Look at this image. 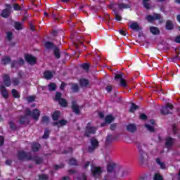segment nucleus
<instances>
[{
  "label": "nucleus",
  "mask_w": 180,
  "mask_h": 180,
  "mask_svg": "<svg viewBox=\"0 0 180 180\" xmlns=\"http://www.w3.org/2000/svg\"><path fill=\"white\" fill-rule=\"evenodd\" d=\"M54 76V72L50 71H46L44 72V77L45 79H51Z\"/></svg>",
  "instance_id": "obj_16"
},
{
  "label": "nucleus",
  "mask_w": 180,
  "mask_h": 180,
  "mask_svg": "<svg viewBox=\"0 0 180 180\" xmlns=\"http://www.w3.org/2000/svg\"><path fill=\"white\" fill-rule=\"evenodd\" d=\"M127 130L131 133H134L137 130V127L134 124H129L127 126Z\"/></svg>",
  "instance_id": "obj_15"
},
{
  "label": "nucleus",
  "mask_w": 180,
  "mask_h": 180,
  "mask_svg": "<svg viewBox=\"0 0 180 180\" xmlns=\"http://www.w3.org/2000/svg\"><path fill=\"white\" fill-rule=\"evenodd\" d=\"M120 33L122 34V36H126L127 33L124 30H120Z\"/></svg>",
  "instance_id": "obj_57"
},
{
  "label": "nucleus",
  "mask_w": 180,
  "mask_h": 180,
  "mask_svg": "<svg viewBox=\"0 0 180 180\" xmlns=\"http://www.w3.org/2000/svg\"><path fill=\"white\" fill-rule=\"evenodd\" d=\"M14 11H20V6H19V4H15L13 6Z\"/></svg>",
  "instance_id": "obj_50"
},
{
  "label": "nucleus",
  "mask_w": 180,
  "mask_h": 180,
  "mask_svg": "<svg viewBox=\"0 0 180 180\" xmlns=\"http://www.w3.org/2000/svg\"><path fill=\"white\" fill-rule=\"evenodd\" d=\"M115 19L116 20H122V16L119 15V14H117V13H115Z\"/></svg>",
  "instance_id": "obj_51"
},
{
  "label": "nucleus",
  "mask_w": 180,
  "mask_h": 180,
  "mask_svg": "<svg viewBox=\"0 0 180 180\" xmlns=\"http://www.w3.org/2000/svg\"><path fill=\"white\" fill-rule=\"evenodd\" d=\"M9 63H11V58L9 57H5L1 60V63L4 65H6V64H9Z\"/></svg>",
  "instance_id": "obj_30"
},
{
  "label": "nucleus",
  "mask_w": 180,
  "mask_h": 180,
  "mask_svg": "<svg viewBox=\"0 0 180 180\" xmlns=\"http://www.w3.org/2000/svg\"><path fill=\"white\" fill-rule=\"evenodd\" d=\"M12 82H13V85H14V86L19 85V84L20 83V82L19 81V79H18V78L13 79Z\"/></svg>",
  "instance_id": "obj_37"
},
{
  "label": "nucleus",
  "mask_w": 180,
  "mask_h": 180,
  "mask_svg": "<svg viewBox=\"0 0 180 180\" xmlns=\"http://www.w3.org/2000/svg\"><path fill=\"white\" fill-rule=\"evenodd\" d=\"M87 167H89V162H87L86 165H84V168H87Z\"/></svg>",
  "instance_id": "obj_62"
},
{
  "label": "nucleus",
  "mask_w": 180,
  "mask_h": 180,
  "mask_svg": "<svg viewBox=\"0 0 180 180\" xmlns=\"http://www.w3.org/2000/svg\"><path fill=\"white\" fill-rule=\"evenodd\" d=\"M11 94L14 98H20V94L16 89H13Z\"/></svg>",
  "instance_id": "obj_28"
},
{
  "label": "nucleus",
  "mask_w": 180,
  "mask_h": 180,
  "mask_svg": "<svg viewBox=\"0 0 180 180\" xmlns=\"http://www.w3.org/2000/svg\"><path fill=\"white\" fill-rule=\"evenodd\" d=\"M72 109H73V112L78 115L79 113V107L78 105H77V103L75 101H72Z\"/></svg>",
  "instance_id": "obj_20"
},
{
  "label": "nucleus",
  "mask_w": 180,
  "mask_h": 180,
  "mask_svg": "<svg viewBox=\"0 0 180 180\" xmlns=\"http://www.w3.org/2000/svg\"><path fill=\"white\" fill-rule=\"evenodd\" d=\"M119 8H120V9H127V8H130V6H129L127 4H120Z\"/></svg>",
  "instance_id": "obj_40"
},
{
  "label": "nucleus",
  "mask_w": 180,
  "mask_h": 180,
  "mask_svg": "<svg viewBox=\"0 0 180 180\" xmlns=\"http://www.w3.org/2000/svg\"><path fill=\"white\" fill-rule=\"evenodd\" d=\"M25 64V60L23 59L20 58L18 62L13 61L12 63L11 67H20V65H23Z\"/></svg>",
  "instance_id": "obj_18"
},
{
  "label": "nucleus",
  "mask_w": 180,
  "mask_h": 180,
  "mask_svg": "<svg viewBox=\"0 0 180 180\" xmlns=\"http://www.w3.org/2000/svg\"><path fill=\"white\" fill-rule=\"evenodd\" d=\"M95 133H96V128L92 124L89 123L86 127L85 136L89 137L91 134H95Z\"/></svg>",
  "instance_id": "obj_4"
},
{
  "label": "nucleus",
  "mask_w": 180,
  "mask_h": 180,
  "mask_svg": "<svg viewBox=\"0 0 180 180\" xmlns=\"http://www.w3.org/2000/svg\"><path fill=\"white\" fill-rule=\"evenodd\" d=\"M91 146L89 148V153H92V151H94V150H95V148H96L98 146H99V143L98 142V140L95 139H91Z\"/></svg>",
  "instance_id": "obj_7"
},
{
  "label": "nucleus",
  "mask_w": 180,
  "mask_h": 180,
  "mask_svg": "<svg viewBox=\"0 0 180 180\" xmlns=\"http://www.w3.org/2000/svg\"><path fill=\"white\" fill-rule=\"evenodd\" d=\"M25 60L27 63H29L31 65L36 64V58L32 55H26Z\"/></svg>",
  "instance_id": "obj_8"
},
{
  "label": "nucleus",
  "mask_w": 180,
  "mask_h": 180,
  "mask_svg": "<svg viewBox=\"0 0 180 180\" xmlns=\"http://www.w3.org/2000/svg\"><path fill=\"white\" fill-rule=\"evenodd\" d=\"M28 102H33L34 101V96H29L27 98Z\"/></svg>",
  "instance_id": "obj_52"
},
{
  "label": "nucleus",
  "mask_w": 180,
  "mask_h": 180,
  "mask_svg": "<svg viewBox=\"0 0 180 180\" xmlns=\"http://www.w3.org/2000/svg\"><path fill=\"white\" fill-rule=\"evenodd\" d=\"M3 81L6 86H11V78L8 75H4L3 76Z\"/></svg>",
  "instance_id": "obj_12"
},
{
  "label": "nucleus",
  "mask_w": 180,
  "mask_h": 180,
  "mask_svg": "<svg viewBox=\"0 0 180 180\" xmlns=\"http://www.w3.org/2000/svg\"><path fill=\"white\" fill-rule=\"evenodd\" d=\"M154 180H162V176L160 175L159 173L155 174Z\"/></svg>",
  "instance_id": "obj_39"
},
{
  "label": "nucleus",
  "mask_w": 180,
  "mask_h": 180,
  "mask_svg": "<svg viewBox=\"0 0 180 180\" xmlns=\"http://www.w3.org/2000/svg\"><path fill=\"white\" fill-rule=\"evenodd\" d=\"M99 116H100V117H103V113H102V112H99Z\"/></svg>",
  "instance_id": "obj_64"
},
{
  "label": "nucleus",
  "mask_w": 180,
  "mask_h": 180,
  "mask_svg": "<svg viewBox=\"0 0 180 180\" xmlns=\"http://www.w3.org/2000/svg\"><path fill=\"white\" fill-rule=\"evenodd\" d=\"M18 160H22L23 161H30V160H32V161H34L36 164H41V158L36 156L34 158H32L30 154H27L25 151H20L18 153Z\"/></svg>",
  "instance_id": "obj_1"
},
{
  "label": "nucleus",
  "mask_w": 180,
  "mask_h": 180,
  "mask_svg": "<svg viewBox=\"0 0 180 180\" xmlns=\"http://www.w3.org/2000/svg\"><path fill=\"white\" fill-rule=\"evenodd\" d=\"M70 165H77V160L74 158H72L69 161Z\"/></svg>",
  "instance_id": "obj_42"
},
{
  "label": "nucleus",
  "mask_w": 180,
  "mask_h": 180,
  "mask_svg": "<svg viewBox=\"0 0 180 180\" xmlns=\"http://www.w3.org/2000/svg\"><path fill=\"white\" fill-rule=\"evenodd\" d=\"M11 162H12V161H11V160H7V161H6V164L7 165H11Z\"/></svg>",
  "instance_id": "obj_61"
},
{
  "label": "nucleus",
  "mask_w": 180,
  "mask_h": 180,
  "mask_svg": "<svg viewBox=\"0 0 180 180\" xmlns=\"http://www.w3.org/2000/svg\"><path fill=\"white\" fill-rule=\"evenodd\" d=\"M40 148V144L34 143H32V151H39Z\"/></svg>",
  "instance_id": "obj_31"
},
{
  "label": "nucleus",
  "mask_w": 180,
  "mask_h": 180,
  "mask_svg": "<svg viewBox=\"0 0 180 180\" xmlns=\"http://www.w3.org/2000/svg\"><path fill=\"white\" fill-rule=\"evenodd\" d=\"M139 118L142 120H146V119H147V115H146V114H141Z\"/></svg>",
  "instance_id": "obj_49"
},
{
  "label": "nucleus",
  "mask_w": 180,
  "mask_h": 180,
  "mask_svg": "<svg viewBox=\"0 0 180 180\" xmlns=\"http://www.w3.org/2000/svg\"><path fill=\"white\" fill-rule=\"evenodd\" d=\"M49 134H50V131H49V129H46L43 136V139H49Z\"/></svg>",
  "instance_id": "obj_43"
},
{
  "label": "nucleus",
  "mask_w": 180,
  "mask_h": 180,
  "mask_svg": "<svg viewBox=\"0 0 180 180\" xmlns=\"http://www.w3.org/2000/svg\"><path fill=\"white\" fill-rule=\"evenodd\" d=\"M80 85L82 86V88H85V86H88V84H89V82L87 79H80Z\"/></svg>",
  "instance_id": "obj_24"
},
{
  "label": "nucleus",
  "mask_w": 180,
  "mask_h": 180,
  "mask_svg": "<svg viewBox=\"0 0 180 180\" xmlns=\"http://www.w3.org/2000/svg\"><path fill=\"white\" fill-rule=\"evenodd\" d=\"M174 27V25L172 24V22H171V20H168L166 22V29L167 30H172Z\"/></svg>",
  "instance_id": "obj_26"
},
{
  "label": "nucleus",
  "mask_w": 180,
  "mask_h": 180,
  "mask_svg": "<svg viewBox=\"0 0 180 180\" xmlns=\"http://www.w3.org/2000/svg\"><path fill=\"white\" fill-rule=\"evenodd\" d=\"M10 127L13 130L15 129V126L13 125V122H10Z\"/></svg>",
  "instance_id": "obj_59"
},
{
  "label": "nucleus",
  "mask_w": 180,
  "mask_h": 180,
  "mask_svg": "<svg viewBox=\"0 0 180 180\" xmlns=\"http://www.w3.org/2000/svg\"><path fill=\"white\" fill-rule=\"evenodd\" d=\"M91 172L95 178H98V176H101L102 169H101V167H91Z\"/></svg>",
  "instance_id": "obj_6"
},
{
  "label": "nucleus",
  "mask_w": 180,
  "mask_h": 180,
  "mask_svg": "<svg viewBox=\"0 0 180 180\" xmlns=\"http://www.w3.org/2000/svg\"><path fill=\"white\" fill-rule=\"evenodd\" d=\"M55 99H56V101H58L59 104L63 108H67V106H68V103H67V100L61 98V93L56 92Z\"/></svg>",
  "instance_id": "obj_3"
},
{
  "label": "nucleus",
  "mask_w": 180,
  "mask_h": 180,
  "mask_svg": "<svg viewBox=\"0 0 180 180\" xmlns=\"http://www.w3.org/2000/svg\"><path fill=\"white\" fill-rule=\"evenodd\" d=\"M0 89L1 91V95L3 98H5L6 99V98L9 96V94H8V90H6V88H5V86H4L3 85L0 86Z\"/></svg>",
  "instance_id": "obj_14"
},
{
  "label": "nucleus",
  "mask_w": 180,
  "mask_h": 180,
  "mask_svg": "<svg viewBox=\"0 0 180 180\" xmlns=\"http://www.w3.org/2000/svg\"><path fill=\"white\" fill-rule=\"evenodd\" d=\"M116 129V124H112L110 126V130H115Z\"/></svg>",
  "instance_id": "obj_56"
},
{
  "label": "nucleus",
  "mask_w": 180,
  "mask_h": 180,
  "mask_svg": "<svg viewBox=\"0 0 180 180\" xmlns=\"http://www.w3.org/2000/svg\"><path fill=\"white\" fill-rule=\"evenodd\" d=\"M156 162L160 166V168L165 169V164L161 162L160 159L156 160Z\"/></svg>",
  "instance_id": "obj_36"
},
{
  "label": "nucleus",
  "mask_w": 180,
  "mask_h": 180,
  "mask_svg": "<svg viewBox=\"0 0 180 180\" xmlns=\"http://www.w3.org/2000/svg\"><path fill=\"white\" fill-rule=\"evenodd\" d=\"M11 5L6 4V8L1 13V16H3V18H8V16L11 15Z\"/></svg>",
  "instance_id": "obj_9"
},
{
  "label": "nucleus",
  "mask_w": 180,
  "mask_h": 180,
  "mask_svg": "<svg viewBox=\"0 0 180 180\" xmlns=\"http://www.w3.org/2000/svg\"><path fill=\"white\" fill-rule=\"evenodd\" d=\"M145 126L147 130H148L149 131H154V127L153 126H150L149 124H146Z\"/></svg>",
  "instance_id": "obj_46"
},
{
  "label": "nucleus",
  "mask_w": 180,
  "mask_h": 180,
  "mask_svg": "<svg viewBox=\"0 0 180 180\" xmlns=\"http://www.w3.org/2000/svg\"><path fill=\"white\" fill-rule=\"evenodd\" d=\"M64 86H65V84L64 82H62L60 86V89H64Z\"/></svg>",
  "instance_id": "obj_60"
},
{
  "label": "nucleus",
  "mask_w": 180,
  "mask_h": 180,
  "mask_svg": "<svg viewBox=\"0 0 180 180\" xmlns=\"http://www.w3.org/2000/svg\"><path fill=\"white\" fill-rule=\"evenodd\" d=\"M150 32L152 34H160V29L157 27H150Z\"/></svg>",
  "instance_id": "obj_22"
},
{
  "label": "nucleus",
  "mask_w": 180,
  "mask_h": 180,
  "mask_svg": "<svg viewBox=\"0 0 180 180\" xmlns=\"http://www.w3.org/2000/svg\"><path fill=\"white\" fill-rule=\"evenodd\" d=\"M54 56L56 58H60V50L58 49V48L54 49Z\"/></svg>",
  "instance_id": "obj_35"
},
{
  "label": "nucleus",
  "mask_w": 180,
  "mask_h": 180,
  "mask_svg": "<svg viewBox=\"0 0 180 180\" xmlns=\"http://www.w3.org/2000/svg\"><path fill=\"white\" fill-rule=\"evenodd\" d=\"M174 41L176 43H180V36H177L176 39H174Z\"/></svg>",
  "instance_id": "obj_55"
},
{
  "label": "nucleus",
  "mask_w": 180,
  "mask_h": 180,
  "mask_svg": "<svg viewBox=\"0 0 180 180\" xmlns=\"http://www.w3.org/2000/svg\"><path fill=\"white\" fill-rule=\"evenodd\" d=\"M115 79H120V84L122 86H126V80L122 77V74L116 75L115 77Z\"/></svg>",
  "instance_id": "obj_17"
},
{
  "label": "nucleus",
  "mask_w": 180,
  "mask_h": 180,
  "mask_svg": "<svg viewBox=\"0 0 180 180\" xmlns=\"http://www.w3.org/2000/svg\"><path fill=\"white\" fill-rule=\"evenodd\" d=\"M12 37H13L11 32H7V39L8 40H12Z\"/></svg>",
  "instance_id": "obj_48"
},
{
  "label": "nucleus",
  "mask_w": 180,
  "mask_h": 180,
  "mask_svg": "<svg viewBox=\"0 0 180 180\" xmlns=\"http://www.w3.org/2000/svg\"><path fill=\"white\" fill-rule=\"evenodd\" d=\"M49 117H43L42 122H44L45 123H47L49 122Z\"/></svg>",
  "instance_id": "obj_54"
},
{
  "label": "nucleus",
  "mask_w": 180,
  "mask_h": 180,
  "mask_svg": "<svg viewBox=\"0 0 180 180\" xmlns=\"http://www.w3.org/2000/svg\"><path fill=\"white\" fill-rule=\"evenodd\" d=\"M174 106L172 104L168 103L166 106L162 108V115H168L172 112Z\"/></svg>",
  "instance_id": "obj_5"
},
{
  "label": "nucleus",
  "mask_w": 180,
  "mask_h": 180,
  "mask_svg": "<svg viewBox=\"0 0 180 180\" xmlns=\"http://www.w3.org/2000/svg\"><path fill=\"white\" fill-rule=\"evenodd\" d=\"M25 113L27 116H31L34 120H39L40 117V111L37 109L34 110L32 112L30 109H27Z\"/></svg>",
  "instance_id": "obj_2"
},
{
  "label": "nucleus",
  "mask_w": 180,
  "mask_h": 180,
  "mask_svg": "<svg viewBox=\"0 0 180 180\" xmlns=\"http://www.w3.org/2000/svg\"><path fill=\"white\" fill-rule=\"evenodd\" d=\"M65 124H67V121L64 120L53 123V126H57V127H62V126H65Z\"/></svg>",
  "instance_id": "obj_19"
},
{
  "label": "nucleus",
  "mask_w": 180,
  "mask_h": 180,
  "mask_svg": "<svg viewBox=\"0 0 180 180\" xmlns=\"http://www.w3.org/2000/svg\"><path fill=\"white\" fill-rule=\"evenodd\" d=\"M14 27L16 30H22L23 29V25L19 22H16L14 24Z\"/></svg>",
  "instance_id": "obj_25"
},
{
  "label": "nucleus",
  "mask_w": 180,
  "mask_h": 180,
  "mask_svg": "<svg viewBox=\"0 0 180 180\" xmlns=\"http://www.w3.org/2000/svg\"><path fill=\"white\" fill-rule=\"evenodd\" d=\"M61 115V112L60 111H55L53 114H52V119L53 120H58V117H60Z\"/></svg>",
  "instance_id": "obj_23"
},
{
  "label": "nucleus",
  "mask_w": 180,
  "mask_h": 180,
  "mask_svg": "<svg viewBox=\"0 0 180 180\" xmlns=\"http://www.w3.org/2000/svg\"><path fill=\"white\" fill-rule=\"evenodd\" d=\"M112 120H115V117H113V116L112 115H108L106 117H105V122L107 123H112Z\"/></svg>",
  "instance_id": "obj_34"
},
{
  "label": "nucleus",
  "mask_w": 180,
  "mask_h": 180,
  "mask_svg": "<svg viewBox=\"0 0 180 180\" xmlns=\"http://www.w3.org/2000/svg\"><path fill=\"white\" fill-rule=\"evenodd\" d=\"M174 143H175V140L171 137H168L166 139L165 146L167 148H169V147H172L174 145Z\"/></svg>",
  "instance_id": "obj_13"
},
{
  "label": "nucleus",
  "mask_w": 180,
  "mask_h": 180,
  "mask_svg": "<svg viewBox=\"0 0 180 180\" xmlns=\"http://www.w3.org/2000/svg\"><path fill=\"white\" fill-rule=\"evenodd\" d=\"M137 109H139V106L136 105V104H134V103H132L131 106L129 109V112L133 113L134 112H136V110H137Z\"/></svg>",
  "instance_id": "obj_33"
},
{
  "label": "nucleus",
  "mask_w": 180,
  "mask_h": 180,
  "mask_svg": "<svg viewBox=\"0 0 180 180\" xmlns=\"http://www.w3.org/2000/svg\"><path fill=\"white\" fill-rule=\"evenodd\" d=\"M129 27L131 29V30H135L136 32H140V30H141V27L139 23L136 22L131 23Z\"/></svg>",
  "instance_id": "obj_10"
},
{
  "label": "nucleus",
  "mask_w": 180,
  "mask_h": 180,
  "mask_svg": "<svg viewBox=\"0 0 180 180\" xmlns=\"http://www.w3.org/2000/svg\"><path fill=\"white\" fill-rule=\"evenodd\" d=\"M113 136L112 135H108L106 138V140H105V143L106 144H112V143L113 142Z\"/></svg>",
  "instance_id": "obj_27"
},
{
  "label": "nucleus",
  "mask_w": 180,
  "mask_h": 180,
  "mask_svg": "<svg viewBox=\"0 0 180 180\" xmlns=\"http://www.w3.org/2000/svg\"><path fill=\"white\" fill-rule=\"evenodd\" d=\"M39 180H47L49 179V176L46 174H41L39 176Z\"/></svg>",
  "instance_id": "obj_41"
},
{
  "label": "nucleus",
  "mask_w": 180,
  "mask_h": 180,
  "mask_svg": "<svg viewBox=\"0 0 180 180\" xmlns=\"http://www.w3.org/2000/svg\"><path fill=\"white\" fill-rule=\"evenodd\" d=\"M178 22H179L180 23V15H177V18H176Z\"/></svg>",
  "instance_id": "obj_63"
},
{
  "label": "nucleus",
  "mask_w": 180,
  "mask_h": 180,
  "mask_svg": "<svg viewBox=\"0 0 180 180\" xmlns=\"http://www.w3.org/2000/svg\"><path fill=\"white\" fill-rule=\"evenodd\" d=\"M82 68L86 71H88V70H89V65H88V63H84L82 65Z\"/></svg>",
  "instance_id": "obj_45"
},
{
  "label": "nucleus",
  "mask_w": 180,
  "mask_h": 180,
  "mask_svg": "<svg viewBox=\"0 0 180 180\" xmlns=\"http://www.w3.org/2000/svg\"><path fill=\"white\" fill-rule=\"evenodd\" d=\"M106 91H107L108 92H110V91H112V86H108L106 87Z\"/></svg>",
  "instance_id": "obj_58"
},
{
  "label": "nucleus",
  "mask_w": 180,
  "mask_h": 180,
  "mask_svg": "<svg viewBox=\"0 0 180 180\" xmlns=\"http://www.w3.org/2000/svg\"><path fill=\"white\" fill-rule=\"evenodd\" d=\"M4 141H5V139L4 138V136H0V146H2Z\"/></svg>",
  "instance_id": "obj_53"
},
{
  "label": "nucleus",
  "mask_w": 180,
  "mask_h": 180,
  "mask_svg": "<svg viewBox=\"0 0 180 180\" xmlns=\"http://www.w3.org/2000/svg\"><path fill=\"white\" fill-rule=\"evenodd\" d=\"M139 161H141V162H143L144 161H146V160H147V153L143 151H141L139 153Z\"/></svg>",
  "instance_id": "obj_21"
},
{
  "label": "nucleus",
  "mask_w": 180,
  "mask_h": 180,
  "mask_svg": "<svg viewBox=\"0 0 180 180\" xmlns=\"http://www.w3.org/2000/svg\"><path fill=\"white\" fill-rule=\"evenodd\" d=\"M143 6L146 9H150V5H148V1L150 0H143Z\"/></svg>",
  "instance_id": "obj_44"
},
{
  "label": "nucleus",
  "mask_w": 180,
  "mask_h": 180,
  "mask_svg": "<svg viewBox=\"0 0 180 180\" xmlns=\"http://www.w3.org/2000/svg\"><path fill=\"white\" fill-rule=\"evenodd\" d=\"M148 22H153V20H157V19H161V15L160 14H154L153 15H148L146 17Z\"/></svg>",
  "instance_id": "obj_11"
},
{
  "label": "nucleus",
  "mask_w": 180,
  "mask_h": 180,
  "mask_svg": "<svg viewBox=\"0 0 180 180\" xmlns=\"http://www.w3.org/2000/svg\"><path fill=\"white\" fill-rule=\"evenodd\" d=\"M45 47L46 49H53V47H54V44L51 42H46L45 43Z\"/></svg>",
  "instance_id": "obj_38"
},
{
  "label": "nucleus",
  "mask_w": 180,
  "mask_h": 180,
  "mask_svg": "<svg viewBox=\"0 0 180 180\" xmlns=\"http://www.w3.org/2000/svg\"><path fill=\"white\" fill-rule=\"evenodd\" d=\"M72 89L74 92H77L78 91V84H73L72 86Z\"/></svg>",
  "instance_id": "obj_47"
},
{
  "label": "nucleus",
  "mask_w": 180,
  "mask_h": 180,
  "mask_svg": "<svg viewBox=\"0 0 180 180\" xmlns=\"http://www.w3.org/2000/svg\"><path fill=\"white\" fill-rule=\"evenodd\" d=\"M49 91H56L57 86L54 83H51L48 85Z\"/></svg>",
  "instance_id": "obj_32"
},
{
  "label": "nucleus",
  "mask_w": 180,
  "mask_h": 180,
  "mask_svg": "<svg viewBox=\"0 0 180 180\" xmlns=\"http://www.w3.org/2000/svg\"><path fill=\"white\" fill-rule=\"evenodd\" d=\"M115 167H116V165H115V163H113V162L110 163L108 165V172H112V171H113V169H115Z\"/></svg>",
  "instance_id": "obj_29"
}]
</instances>
